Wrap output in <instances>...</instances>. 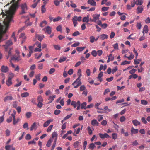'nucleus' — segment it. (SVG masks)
<instances>
[{
  "instance_id": "obj_1",
  "label": "nucleus",
  "mask_w": 150,
  "mask_h": 150,
  "mask_svg": "<svg viewBox=\"0 0 150 150\" xmlns=\"http://www.w3.org/2000/svg\"><path fill=\"white\" fill-rule=\"evenodd\" d=\"M21 0H12L10 3H8L7 4L4 6H7L9 5L10 4L13 2H15L13 3L12 5L10 7L9 10H5L6 13L2 12L1 14H3V17L4 16H6L5 18L4 19L3 22L4 25V27H6V29H8L9 26V23L12 21L15 12L17 9L18 8L19 1Z\"/></svg>"
},
{
  "instance_id": "obj_2",
  "label": "nucleus",
  "mask_w": 150,
  "mask_h": 150,
  "mask_svg": "<svg viewBox=\"0 0 150 150\" xmlns=\"http://www.w3.org/2000/svg\"><path fill=\"white\" fill-rule=\"evenodd\" d=\"M13 45V42L11 40H8L6 42L5 44L2 45L3 47L6 51L7 52L8 54V56L7 57L8 59V57L11 55V50L12 48H11L10 47Z\"/></svg>"
},
{
  "instance_id": "obj_3",
  "label": "nucleus",
  "mask_w": 150,
  "mask_h": 150,
  "mask_svg": "<svg viewBox=\"0 0 150 150\" xmlns=\"http://www.w3.org/2000/svg\"><path fill=\"white\" fill-rule=\"evenodd\" d=\"M8 29L0 23V42L1 41L3 35L5 34Z\"/></svg>"
},
{
  "instance_id": "obj_4",
  "label": "nucleus",
  "mask_w": 150,
  "mask_h": 150,
  "mask_svg": "<svg viewBox=\"0 0 150 150\" xmlns=\"http://www.w3.org/2000/svg\"><path fill=\"white\" fill-rule=\"evenodd\" d=\"M21 11L20 13V14H23L26 13V11L28 10V8L26 3L22 4L21 5Z\"/></svg>"
},
{
  "instance_id": "obj_5",
  "label": "nucleus",
  "mask_w": 150,
  "mask_h": 150,
  "mask_svg": "<svg viewBox=\"0 0 150 150\" xmlns=\"http://www.w3.org/2000/svg\"><path fill=\"white\" fill-rule=\"evenodd\" d=\"M82 84L81 82V81L80 78H77L75 81L73 82L72 85L74 86V88H77Z\"/></svg>"
},
{
  "instance_id": "obj_6",
  "label": "nucleus",
  "mask_w": 150,
  "mask_h": 150,
  "mask_svg": "<svg viewBox=\"0 0 150 150\" xmlns=\"http://www.w3.org/2000/svg\"><path fill=\"white\" fill-rule=\"evenodd\" d=\"M21 58L20 55H15L13 56L11 58V60L18 62L21 60Z\"/></svg>"
},
{
  "instance_id": "obj_7",
  "label": "nucleus",
  "mask_w": 150,
  "mask_h": 150,
  "mask_svg": "<svg viewBox=\"0 0 150 150\" xmlns=\"http://www.w3.org/2000/svg\"><path fill=\"white\" fill-rule=\"evenodd\" d=\"M43 30L45 33H47L48 34H50L51 33L52 28L50 26H47L43 29Z\"/></svg>"
},
{
  "instance_id": "obj_8",
  "label": "nucleus",
  "mask_w": 150,
  "mask_h": 150,
  "mask_svg": "<svg viewBox=\"0 0 150 150\" xmlns=\"http://www.w3.org/2000/svg\"><path fill=\"white\" fill-rule=\"evenodd\" d=\"M100 16V14H94L92 15V17L93 18V19L91 20V21L94 22H96L97 20L99 19V17Z\"/></svg>"
},
{
  "instance_id": "obj_9",
  "label": "nucleus",
  "mask_w": 150,
  "mask_h": 150,
  "mask_svg": "<svg viewBox=\"0 0 150 150\" xmlns=\"http://www.w3.org/2000/svg\"><path fill=\"white\" fill-rule=\"evenodd\" d=\"M99 135L101 139L108 138H111V137L108 135L107 133H105L103 134L100 133L99 134Z\"/></svg>"
},
{
  "instance_id": "obj_10",
  "label": "nucleus",
  "mask_w": 150,
  "mask_h": 150,
  "mask_svg": "<svg viewBox=\"0 0 150 150\" xmlns=\"http://www.w3.org/2000/svg\"><path fill=\"white\" fill-rule=\"evenodd\" d=\"M11 116L13 117V124L14 125H15L17 124L19 121L20 119L19 118H18L16 120L15 119V114H11Z\"/></svg>"
},
{
  "instance_id": "obj_11",
  "label": "nucleus",
  "mask_w": 150,
  "mask_h": 150,
  "mask_svg": "<svg viewBox=\"0 0 150 150\" xmlns=\"http://www.w3.org/2000/svg\"><path fill=\"white\" fill-rule=\"evenodd\" d=\"M0 70L2 72L6 73L8 71L9 69L7 66L3 65L1 67Z\"/></svg>"
},
{
  "instance_id": "obj_12",
  "label": "nucleus",
  "mask_w": 150,
  "mask_h": 150,
  "mask_svg": "<svg viewBox=\"0 0 150 150\" xmlns=\"http://www.w3.org/2000/svg\"><path fill=\"white\" fill-rule=\"evenodd\" d=\"M19 38L22 40L21 44H22L25 42L26 39V37L25 36L24 33H21L20 34V36Z\"/></svg>"
},
{
  "instance_id": "obj_13",
  "label": "nucleus",
  "mask_w": 150,
  "mask_h": 150,
  "mask_svg": "<svg viewBox=\"0 0 150 150\" xmlns=\"http://www.w3.org/2000/svg\"><path fill=\"white\" fill-rule=\"evenodd\" d=\"M13 97L11 95H10L9 96H7L4 98V102H6L8 100H13Z\"/></svg>"
},
{
  "instance_id": "obj_14",
  "label": "nucleus",
  "mask_w": 150,
  "mask_h": 150,
  "mask_svg": "<svg viewBox=\"0 0 150 150\" xmlns=\"http://www.w3.org/2000/svg\"><path fill=\"white\" fill-rule=\"evenodd\" d=\"M143 6H138L137 9V14L141 13L143 11Z\"/></svg>"
},
{
  "instance_id": "obj_15",
  "label": "nucleus",
  "mask_w": 150,
  "mask_h": 150,
  "mask_svg": "<svg viewBox=\"0 0 150 150\" xmlns=\"http://www.w3.org/2000/svg\"><path fill=\"white\" fill-rule=\"evenodd\" d=\"M131 135H132L133 134H136L138 133L139 130L138 129H135L132 127L131 128Z\"/></svg>"
},
{
  "instance_id": "obj_16",
  "label": "nucleus",
  "mask_w": 150,
  "mask_h": 150,
  "mask_svg": "<svg viewBox=\"0 0 150 150\" xmlns=\"http://www.w3.org/2000/svg\"><path fill=\"white\" fill-rule=\"evenodd\" d=\"M148 31V27L146 25H145L144 27L142 33L143 36L144 35V33H147Z\"/></svg>"
},
{
  "instance_id": "obj_17",
  "label": "nucleus",
  "mask_w": 150,
  "mask_h": 150,
  "mask_svg": "<svg viewBox=\"0 0 150 150\" xmlns=\"http://www.w3.org/2000/svg\"><path fill=\"white\" fill-rule=\"evenodd\" d=\"M88 4H90L91 5L93 6H96V2L94 0H88Z\"/></svg>"
},
{
  "instance_id": "obj_18",
  "label": "nucleus",
  "mask_w": 150,
  "mask_h": 150,
  "mask_svg": "<svg viewBox=\"0 0 150 150\" xmlns=\"http://www.w3.org/2000/svg\"><path fill=\"white\" fill-rule=\"evenodd\" d=\"M53 121V120L52 119H50L46 121L43 124V126L44 127H47L50 123Z\"/></svg>"
},
{
  "instance_id": "obj_19",
  "label": "nucleus",
  "mask_w": 150,
  "mask_h": 150,
  "mask_svg": "<svg viewBox=\"0 0 150 150\" xmlns=\"http://www.w3.org/2000/svg\"><path fill=\"white\" fill-rule=\"evenodd\" d=\"M91 124L93 126H98L99 125V123L96 120L94 119L92 120Z\"/></svg>"
},
{
  "instance_id": "obj_20",
  "label": "nucleus",
  "mask_w": 150,
  "mask_h": 150,
  "mask_svg": "<svg viewBox=\"0 0 150 150\" xmlns=\"http://www.w3.org/2000/svg\"><path fill=\"white\" fill-rule=\"evenodd\" d=\"M89 21V16L87 15V16L84 17L83 18L82 22H86L88 23Z\"/></svg>"
},
{
  "instance_id": "obj_21",
  "label": "nucleus",
  "mask_w": 150,
  "mask_h": 150,
  "mask_svg": "<svg viewBox=\"0 0 150 150\" xmlns=\"http://www.w3.org/2000/svg\"><path fill=\"white\" fill-rule=\"evenodd\" d=\"M132 122L133 125L135 126L140 125V123L137 120H134L132 121Z\"/></svg>"
},
{
  "instance_id": "obj_22",
  "label": "nucleus",
  "mask_w": 150,
  "mask_h": 150,
  "mask_svg": "<svg viewBox=\"0 0 150 150\" xmlns=\"http://www.w3.org/2000/svg\"><path fill=\"white\" fill-rule=\"evenodd\" d=\"M56 97V96L55 95H53L52 96H50L49 97L48 100H49L48 103H51L52 101Z\"/></svg>"
},
{
  "instance_id": "obj_23",
  "label": "nucleus",
  "mask_w": 150,
  "mask_h": 150,
  "mask_svg": "<svg viewBox=\"0 0 150 150\" xmlns=\"http://www.w3.org/2000/svg\"><path fill=\"white\" fill-rule=\"evenodd\" d=\"M100 39L102 40H104L105 39H107L108 38V36L107 35L105 34H103L101 35L100 36Z\"/></svg>"
},
{
  "instance_id": "obj_24",
  "label": "nucleus",
  "mask_w": 150,
  "mask_h": 150,
  "mask_svg": "<svg viewBox=\"0 0 150 150\" xmlns=\"http://www.w3.org/2000/svg\"><path fill=\"white\" fill-rule=\"evenodd\" d=\"M103 76V72H101L99 73L98 74V78L99 79V81L100 82L103 81V79L101 78Z\"/></svg>"
},
{
  "instance_id": "obj_25",
  "label": "nucleus",
  "mask_w": 150,
  "mask_h": 150,
  "mask_svg": "<svg viewBox=\"0 0 150 150\" xmlns=\"http://www.w3.org/2000/svg\"><path fill=\"white\" fill-rule=\"evenodd\" d=\"M29 93L27 92H25L21 94V96L22 98L26 97L29 96Z\"/></svg>"
},
{
  "instance_id": "obj_26",
  "label": "nucleus",
  "mask_w": 150,
  "mask_h": 150,
  "mask_svg": "<svg viewBox=\"0 0 150 150\" xmlns=\"http://www.w3.org/2000/svg\"><path fill=\"white\" fill-rule=\"evenodd\" d=\"M136 5H141L143 3V0H136Z\"/></svg>"
},
{
  "instance_id": "obj_27",
  "label": "nucleus",
  "mask_w": 150,
  "mask_h": 150,
  "mask_svg": "<svg viewBox=\"0 0 150 150\" xmlns=\"http://www.w3.org/2000/svg\"><path fill=\"white\" fill-rule=\"evenodd\" d=\"M47 24V22L46 21L44 20L41 22L40 24V26L41 27H43L44 26Z\"/></svg>"
},
{
  "instance_id": "obj_28",
  "label": "nucleus",
  "mask_w": 150,
  "mask_h": 150,
  "mask_svg": "<svg viewBox=\"0 0 150 150\" xmlns=\"http://www.w3.org/2000/svg\"><path fill=\"white\" fill-rule=\"evenodd\" d=\"M37 127L36 126V123L35 122H34L31 125L30 130V131H32L33 129H36Z\"/></svg>"
},
{
  "instance_id": "obj_29",
  "label": "nucleus",
  "mask_w": 150,
  "mask_h": 150,
  "mask_svg": "<svg viewBox=\"0 0 150 150\" xmlns=\"http://www.w3.org/2000/svg\"><path fill=\"white\" fill-rule=\"evenodd\" d=\"M86 47H78L76 48V50L79 52H81L83 50H84Z\"/></svg>"
},
{
  "instance_id": "obj_30",
  "label": "nucleus",
  "mask_w": 150,
  "mask_h": 150,
  "mask_svg": "<svg viewBox=\"0 0 150 150\" xmlns=\"http://www.w3.org/2000/svg\"><path fill=\"white\" fill-rule=\"evenodd\" d=\"M86 102H84L82 103L81 105V107L82 109H86V107L85 108V107L86 106Z\"/></svg>"
},
{
  "instance_id": "obj_31",
  "label": "nucleus",
  "mask_w": 150,
  "mask_h": 150,
  "mask_svg": "<svg viewBox=\"0 0 150 150\" xmlns=\"http://www.w3.org/2000/svg\"><path fill=\"white\" fill-rule=\"evenodd\" d=\"M37 37L38 38V40H39L41 41L44 38V35H37Z\"/></svg>"
},
{
  "instance_id": "obj_32",
  "label": "nucleus",
  "mask_w": 150,
  "mask_h": 150,
  "mask_svg": "<svg viewBox=\"0 0 150 150\" xmlns=\"http://www.w3.org/2000/svg\"><path fill=\"white\" fill-rule=\"evenodd\" d=\"M11 78H8L7 81L6 82V84L8 86H9L11 85L12 83L11 82Z\"/></svg>"
},
{
  "instance_id": "obj_33",
  "label": "nucleus",
  "mask_w": 150,
  "mask_h": 150,
  "mask_svg": "<svg viewBox=\"0 0 150 150\" xmlns=\"http://www.w3.org/2000/svg\"><path fill=\"white\" fill-rule=\"evenodd\" d=\"M81 69H79L78 70L77 74L79 76L78 78H80L82 76L81 74Z\"/></svg>"
},
{
  "instance_id": "obj_34",
  "label": "nucleus",
  "mask_w": 150,
  "mask_h": 150,
  "mask_svg": "<svg viewBox=\"0 0 150 150\" xmlns=\"http://www.w3.org/2000/svg\"><path fill=\"white\" fill-rule=\"evenodd\" d=\"M62 18L60 16H58L57 17L54 18L53 19V21L54 22H57L59 21V20H61Z\"/></svg>"
},
{
  "instance_id": "obj_35",
  "label": "nucleus",
  "mask_w": 150,
  "mask_h": 150,
  "mask_svg": "<svg viewBox=\"0 0 150 150\" xmlns=\"http://www.w3.org/2000/svg\"><path fill=\"white\" fill-rule=\"evenodd\" d=\"M39 1H38V0H37V1H35V0L34 1L35 2V3L33 4H32L31 6V7L33 8H35V7L36 6H37V4H38V2Z\"/></svg>"
},
{
  "instance_id": "obj_36",
  "label": "nucleus",
  "mask_w": 150,
  "mask_h": 150,
  "mask_svg": "<svg viewBox=\"0 0 150 150\" xmlns=\"http://www.w3.org/2000/svg\"><path fill=\"white\" fill-rule=\"evenodd\" d=\"M95 147L96 146L93 143H91L89 145V148L92 150H93Z\"/></svg>"
},
{
  "instance_id": "obj_37",
  "label": "nucleus",
  "mask_w": 150,
  "mask_h": 150,
  "mask_svg": "<svg viewBox=\"0 0 150 150\" xmlns=\"http://www.w3.org/2000/svg\"><path fill=\"white\" fill-rule=\"evenodd\" d=\"M37 100L38 102H43V100L40 95L38 96Z\"/></svg>"
},
{
  "instance_id": "obj_38",
  "label": "nucleus",
  "mask_w": 150,
  "mask_h": 150,
  "mask_svg": "<svg viewBox=\"0 0 150 150\" xmlns=\"http://www.w3.org/2000/svg\"><path fill=\"white\" fill-rule=\"evenodd\" d=\"M25 115L27 118H30L31 116V112H28L26 113Z\"/></svg>"
},
{
  "instance_id": "obj_39",
  "label": "nucleus",
  "mask_w": 150,
  "mask_h": 150,
  "mask_svg": "<svg viewBox=\"0 0 150 150\" xmlns=\"http://www.w3.org/2000/svg\"><path fill=\"white\" fill-rule=\"evenodd\" d=\"M66 59H67L66 57H63L62 58H61L58 61L59 62L62 63V62H63L65 61L66 60Z\"/></svg>"
},
{
  "instance_id": "obj_40",
  "label": "nucleus",
  "mask_w": 150,
  "mask_h": 150,
  "mask_svg": "<svg viewBox=\"0 0 150 150\" xmlns=\"http://www.w3.org/2000/svg\"><path fill=\"white\" fill-rule=\"evenodd\" d=\"M45 4L42 5L41 6V11L42 13H44L46 11V8H45Z\"/></svg>"
},
{
  "instance_id": "obj_41",
  "label": "nucleus",
  "mask_w": 150,
  "mask_h": 150,
  "mask_svg": "<svg viewBox=\"0 0 150 150\" xmlns=\"http://www.w3.org/2000/svg\"><path fill=\"white\" fill-rule=\"evenodd\" d=\"M90 42L92 43H93L95 41V38L93 36H91L90 37Z\"/></svg>"
},
{
  "instance_id": "obj_42",
  "label": "nucleus",
  "mask_w": 150,
  "mask_h": 150,
  "mask_svg": "<svg viewBox=\"0 0 150 150\" xmlns=\"http://www.w3.org/2000/svg\"><path fill=\"white\" fill-rule=\"evenodd\" d=\"M100 103H96L95 105V108L97 109H100V110H103V109H100L98 107L100 105Z\"/></svg>"
},
{
  "instance_id": "obj_43",
  "label": "nucleus",
  "mask_w": 150,
  "mask_h": 150,
  "mask_svg": "<svg viewBox=\"0 0 150 150\" xmlns=\"http://www.w3.org/2000/svg\"><path fill=\"white\" fill-rule=\"evenodd\" d=\"M53 46L56 50H60L61 49L60 46L59 45H54Z\"/></svg>"
},
{
  "instance_id": "obj_44",
  "label": "nucleus",
  "mask_w": 150,
  "mask_h": 150,
  "mask_svg": "<svg viewBox=\"0 0 150 150\" xmlns=\"http://www.w3.org/2000/svg\"><path fill=\"white\" fill-rule=\"evenodd\" d=\"M56 142H57V138H56L54 140V142L53 143V144L52 146L51 149V150H53L54 149V148L55 146V145H56Z\"/></svg>"
},
{
  "instance_id": "obj_45",
  "label": "nucleus",
  "mask_w": 150,
  "mask_h": 150,
  "mask_svg": "<svg viewBox=\"0 0 150 150\" xmlns=\"http://www.w3.org/2000/svg\"><path fill=\"white\" fill-rule=\"evenodd\" d=\"M130 63V62L127 61H125L122 62L121 64V65H124L125 64H129Z\"/></svg>"
},
{
  "instance_id": "obj_46",
  "label": "nucleus",
  "mask_w": 150,
  "mask_h": 150,
  "mask_svg": "<svg viewBox=\"0 0 150 150\" xmlns=\"http://www.w3.org/2000/svg\"><path fill=\"white\" fill-rule=\"evenodd\" d=\"M71 105H72L74 108H76L77 106L76 102L74 101H72L71 103Z\"/></svg>"
},
{
  "instance_id": "obj_47",
  "label": "nucleus",
  "mask_w": 150,
  "mask_h": 150,
  "mask_svg": "<svg viewBox=\"0 0 150 150\" xmlns=\"http://www.w3.org/2000/svg\"><path fill=\"white\" fill-rule=\"evenodd\" d=\"M31 138V136L29 134H27L25 136V139L27 140H29Z\"/></svg>"
},
{
  "instance_id": "obj_48",
  "label": "nucleus",
  "mask_w": 150,
  "mask_h": 150,
  "mask_svg": "<svg viewBox=\"0 0 150 150\" xmlns=\"http://www.w3.org/2000/svg\"><path fill=\"white\" fill-rule=\"evenodd\" d=\"M89 135H91L92 133V131L91 130V127L88 126L87 127Z\"/></svg>"
},
{
  "instance_id": "obj_49",
  "label": "nucleus",
  "mask_w": 150,
  "mask_h": 150,
  "mask_svg": "<svg viewBox=\"0 0 150 150\" xmlns=\"http://www.w3.org/2000/svg\"><path fill=\"white\" fill-rule=\"evenodd\" d=\"M131 6L132 7L134 6L135 4H136V1L133 0V1H131Z\"/></svg>"
},
{
  "instance_id": "obj_50",
  "label": "nucleus",
  "mask_w": 150,
  "mask_h": 150,
  "mask_svg": "<svg viewBox=\"0 0 150 150\" xmlns=\"http://www.w3.org/2000/svg\"><path fill=\"white\" fill-rule=\"evenodd\" d=\"M52 138H54L56 137V138H57V134L56 132H53L52 134Z\"/></svg>"
},
{
  "instance_id": "obj_51",
  "label": "nucleus",
  "mask_w": 150,
  "mask_h": 150,
  "mask_svg": "<svg viewBox=\"0 0 150 150\" xmlns=\"http://www.w3.org/2000/svg\"><path fill=\"white\" fill-rule=\"evenodd\" d=\"M54 2L56 6H58L60 4V1L57 0H54Z\"/></svg>"
},
{
  "instance_id": "obj_52",
  "label": "nucleus",
  "mask_w": 150,
  "mask_h": 150,
  "mask_svg": "<svg viewBox=\"0 0 150 150\" xmlns=\"http://www.w3.org/2000/svg\"><path fill=\"white\" fill-rule=\"evenodd\" d=\"M12 116H9L8 119H7L6 121L8 123L11 122L12 120Z\"/></svg>"
},
{
  "instance_id": "obj_53",
  "label": "nucleus",
  "mask_w": 150,
  "mask_h": 150,
  "mask_svg": "<svg viewBox=\"0 0 150 150\" xmlns=\"http://www.w3.org/2000/svg\"><path fill=\"white\" fill-rule=\"evenodd\" d=\"M42 54V52L40 54H39L38 56L37 54H35V58L36 59H38L41 57Z\"/></svg>"
},
{
  "instance_id": "obj_54",
  "label": "nucleus",
  "mask_w": 150,
  "mask_h": 150,
  "mask_svg": "<svg viewBox=\"0 0 150 150\" xmlns=\"http://www.w3.org/2000/svg\"><path fill=\"white\" fill-rule=\"evenodd\" d=\"M62 28L61 25H59L56 28V30L57 31H62Z\"/></svg>"
},
{
  "instance_id": "obj_55",
  "label": "nucleus",
  "mask_w": 150,
  "mask_h": 150,
  "mask_svg": "<svg viewBox=\"0 0 150 150\" xmlns=\"http://www.w3.org/2000/svg\"><path fill=\"white\" fill-rule=\"evenodd\" d=\"M103 119V115H100L98 116L97 119L98 121H100Z\"/></svg>"
},
{
  "instance_id": "obj_56",
  "label": "nucleus",
  "mask_w": 150,
  "mask_h": 150,
  "mask_svg": "<svg viewBox=\"0 0 150 150\" xmlns=\"http://www.w3.org/2000/svg\"><path fill=\"white\" fill-rule=\"evenodd\" d=\"M28 125L27 123H25L23 125V127L24 129H28Z\"/></svg>"
},
{
  "instance_id": "obj_57",
  "label": "nucleus",
  "mask_w": 150,
  "mask_h": 150,
  "mask_svg": "<svg viewBox=\"0 0 150 150\" xmlns=\"http://www.w3.org/2000/svg\"><path fill=\"white\" fill-rule=\"evenodd\" d=\"M91 54L94 57H96L97 54V52L95 50H93L91 52Z\"/></svg>"
},
{
  "instance_id": "obj_58",
  "label": "nucleus",
  "mask_w": 150,
  "mask_h": 150,
  "mask_svg": "<svg viewBox=\"0 0 150 150\" xmlns=\"http://www.w3.org/2000/svg\"><path fill=\"white\" fill-rule=\"evenodd\" d=\"M80 33L79 31H76V32H74L72 34V35L73 36H76L77 35H80Z\"/></svg>"
},
{
  "instance_id": "obj_59",
  "label": "nucleus",
  "mask_w": 150,
  "mask_h": 150,
  "mask_svg": "<svg viewBox=\"0 0 150 150\" xmlns=\"http://www.w3.org/2000/svg\"><path fill=\"white\" fill-rule=\"evenodd\" d=\"M52 142V141L51 139H49L46 144V146L48 147H50L51 145V144Z\"/></svg>"
},
{
  "instance_id": "obj_60",
  "label": "nucleus",
  "mask_w": 150,
  "mask_h": 150,
  "mask_svg": "<svg viewBox=\"0 0 150 150\" xmlns=\"http://www.w3.org/2000/svg\"><path fill=\"white\" fill-rule=\"evenodd\" d=\"M60 112L61 111L60 110L57 109L55 110L54 113L55 115H57L60 114Z\"/></svg>"
},
{
  "instance_id": "obj_61",
  "label": "nucleus",
  "mask_w": 150,
  "mask_h": 150,
  "mask_svg": "<svg viewBox=\"0 0 150 150\" xmlns=\"http://www.w3.org/2000/svg\"><path fill=\"white\" fill-rule=\"evenodd\" d=\"M109 8L108 7H103L102 8L101 10L103 11L104 12L108 11Z\"/></svg>"
},
{
  "instance_id": "obj_62",
  "label": "nucleus",
  "mask_w": 150,
  "mask_h": 150,
  "mask_svg": "<svg viewBox=\"0 0 150 150\" xmlns=\"http://www.w3.org/2000/svg\"><path fill=\"white\" fill-rule=\"evenodd\" d=\"M55 71V69L54 68H51L50 69L49 73L50 74H51L54 73Z\"/></svg>"
},
{
  "instance_id": "obj_63",
  "label": "nucleus",
  "mask_w": 150,
  "mask_h": 150,
  "mask_svg": "<svg viewBox=\"0 0 150 150\" xmlns=\"http://www.w3.org/2000/svg\"><path fill=\"white\" fill-rule=\"evenodd\" d=\"M125 118L124 116H122L120 119V121L121 122L125 121Z\"/></svg>"
},
{
  "instance_id": "obj_64",
  "label": "nucleus",
  "mask_w": 150,
  "mask_h": 150,
  "mask_svg": "<svg viewBox=\"0 0 150 150\" xmlns=\"http://www.w3.org/2000/svg\"><path fill=\"white\" fill-rule=\"evenodd\" d=\"M112 138L114 139L115 140L117 137V134L115 133H113L112 134Z\"/></svg>"
}]
</instances>
